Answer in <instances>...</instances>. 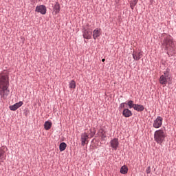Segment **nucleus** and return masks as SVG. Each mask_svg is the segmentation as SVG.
I'll return each mask as SVG.
<instances>
[{
    "mask_svg": "<svg viewBox=\"0 0 176 176\" xmlns=\"http://www.w3.org/2000/svg\"><path fill=\"white\" fill-rule=\"evenodd\" d=\"M9 79L4 74H0V96L1 98H6L9 96Z\"/></svg>",
    "mask_w": 176,
    "mask_h": 176,
    "instance_id": "obj_1",
    "label": "nucleus"
},
{
    "mask_svg": "<svg viewBox=\"0 0 176 176\" xmlns=\"http://www.w3.org/2000/svg\"><path fill=\"white\" fill-rule=\"evenodd\" d=\"M96 134V132L93 131L92 129H89V131H85L84 133L81 134V145L85 146L86 144H89V139L93 138Z\"/></svg>",
    "mask_w": 176,
    "mask_h": 176,
    "instance_id": "obj_2",
    "label": "nucleus"
},
{
    "mask_svg": "<svg viewBox=\"0 0 176 176\" xmlns=\"http://www.w3.org/2000/svg\"><path fill=\"white\" fill-rule=\"evenodd\" d=\"M166 132L163 131L162 129L157 130L154 133V140L157 142V144H159L160 145H162L163 144V142L164 140H166Z\"/></svg>",
    "mask_w": 176,
    "mask_h": 176,
    "instance_id": "obj_3",
    "label": "nucleus"
},
{
    "mask_svg": "<svg viewBox=\"0 0 176 176\" xmlns=\"http://www.w3.org/2000/svg\"><path fill=\"white\" fill-rule=\"evenodd\" d=\"M160 83L163 86H166L167 83L171 85V77H170V74L168 70L164 72V74L160 76Z\"/></svg>",
    "mask_w": 176,
    "mask_h": 176,
    "instance_id": "obj_4",
    "label": "nucleus"
},
{
    "mask_svg": "<svg viewBox=\"0 0 176 176\" xmlns=\"http://www.w3.org/2000/svg\"><path fill=\"white\" fill-rule=\"evenodd\" d=\"M162 46L165 47L166 50H171V48L174 47V42L173 41V37L170 36H167L166 38L164 39Z\"/></svg>",
    "mask_w": 176,
    "mask_h": 176,
    "instance_id": "obj_5",
    "label": "nucleus"
},
{
    "mask_svg": "<svg viewBox=\"0 0 176 176\" xmlns=\"http://www.w3.org/2000/svg\"><path fill=\"white\" fill-rule=\"evenodd\" d=\"M163 124V118L158 116L153 122V127L154 129H160Z\"/></svg>",
    "mask_w": 176,
    "mask_h": 176,
    "instance_id": "obj_6",
    "label": "nucleus"
},
{
    "mask_svg": "<svg viewBox=\"0 0 176 176\" xmlns=\"http://www.w3.org/2000/svg\"><path fill=\"white\" fill-rule=\"evenodd\" d=\"M110 144L111 148L116 151V149H118V147L119 146V140L118 138L113 139L112 140H111Z\"/></svg>",
    "mask_w": 176,
    "mask_h": 176,
    "instance_id": "obj_7",
    "label": "nucleus"
},
{
    "mask_svg": "<svg viewBox=\"0 0 176 176\" xmlns=\"http://www.w3.org/2000/svg\"><path fill=\"white\" fill-rule=\"evenodd\" d=\"M36 12L41 13V14H46V7L43 5L36 7Z\"/></svg>",
    "mask_w": 176,
    "mask_h": 176,
    "instance_id": "obj_8",
    "label": "nucleus"
},
{
    "mask_svg": "<svg viewBox=\"0 0 176 176\" xmlns=\"http://www.w3.org/2000/svg\"><path fill=\"white\" fill-rule=\"evenodd\" d=\"M132 56H133V58L135 61H138L139 60H141V57H142V53L133 51V54H132Z\"/></svg>",
    "mask_w": 176,
    "mask_h": 176,
    "instance_id": "obj_9",
    "label": "nucleus"
},
{
    "mask_svg": "<svg viewBox=\"0 0 176 176\" xmlns=\"http://www.w3.org/2000/svg\"><path fill=\"white\" fill-rule=\"evenodd\" d=\"M101 35V29H95L93 32V34H92V36H93V38L94 39H97V38H98L99 36H100Z\"/></svg>",
    "mask_w": 176,
    "mask_h": 176,
    "instance_id": "obj_10",
    "label": "nucleus"
},
{
    "mask_svg": "<svg viewBox=\"0 0 176 176\" xmlns=\"http://www.w3.org/2000/svg\"><path fill=\"white\" fill-rule=\"evenodd\" d=\"M21 105H23V102L15 103L14 104L10 106V111H17Z\"/></svg>",
    "mask_w": 176,
    "mask_h": 176,
    "instance_id": "obj_11",
    "label": "nucleus"
},
{
    "mask_svg": "<svg viewBox=\"0 0 176 176\" xmlns=\"http://www.w3.org/2000/svg\"><path fill=\"white\" fill-rule=\"evenodd\" d=\"M91 35H93V32L90 30H85L83 33V36L85 39H91Z\"/></svg>",
    "mask_w": 176,
    "mask_h": 176,
    "instance_id": "obj_12",
    "label": "nucleus"
},
{
    "mask_svg": "<svg viewBox=\"0 0 176 176\" xmlns=\"http://www.w3.org/2000/svg\"><path fill=\"white\" fill-rule=\"evenodd\" d=\"M133 109L138 112H142L145 109V107L142 104H135Z\"/></svg>",
    "mask_w": 176,
    "mask_h": 176,
    "instance_id": "obj_13",
    "label": "nucleus"
},
{
    "mask_svg": "<svg viewBox=\"0 0 176 176\" xmlns=\"http://www.w3.org/2000/svg\"><path fill=\"white\" fill-rule=\"evenodd\" d=\"M123 116L124 118H130L133 115V113H131V111H130L129 109H124L122 112Z\"/></svg>",
    "mask_w": 176,
    "mask_h": 176,
    "instance_id": "obj_14",
    "label": "nucleus"
},
{
    "mask_svg": "<svg viewBox=\"0 0 176 176\" xmlns=\"http://www.w3.org/2000/svg\"><path fill=\"white\" fill-rule=\"evenodd\" d=\"M52 123L50 121H46L44 124L45 130H50L52 129Z\"/></svg>",
    "mask_w": 176,
    "mask_h": 176,
    "instance_id": "obj_15",
    "label": "nucleus"
},
{
    "mask_svg": "<svg viewBox=\"0 0 176 176\" xmlns=\"http://www.w3.org/2000/svg\"><path fill=\"white\" fill-rule=\"evenodd\" d=\"M120 172L121 174H127L129 172V168H127V166L124 165L121 167Z\"/></svg>",
    "mask_w": 176,
    "mask_h": 176,
    "instance_id": "obj_16",
    "label": "nucleus"
},
{
    "mask_svg": "<svg viewBox=\"0 0 176 176\" xmlns=\"http://www.w3.org/2000/svg\"><path fill=\"white\" fill-rule=\"evenodd\" d=\"M67 148V144L65 142H62L59 145V151L60 152H63V151H65Z\"/></svg>",
    "mask_w": 176,
    "mask_h": 176,
    "instance_id": "obj_17",
    "label": "nucleus"
},
{
    "mask_svg": "<svg viewBox=\"0 0 176 176\" xmlns=\"http://www.w3.org/2000/svg\"><path fill=\"white\" fill-rule=\"evenodd\" d=\"M69 87L70 89H76V82H75V80H72L69 82Z\"/></svg>",
    "mask_w": 176,
    "mask_h": 176,
    "instance_id": "obj_18",
    "label": "nucleus"
},
{
    "mask_svg": "<svg viewBox=\"0 0 176 176\" xmlns=\"http://www.w3.org/2000/svg\"><path fill=\"white\" fill-rule=\"evenodd\" d=\"M126 105H128L129 109H131V108H134L135 104H134V102L133 100H129L127 102Z\"/></svg>",
    "mask_w": 176,
    "mask_h": 176,
    "instance_id": "obj_19",
    "label": "nucleus"
},
{
    "mask_svg": "<svg viewBox=\"0 0 176 176\" xmlns=\"http://www.w3.org/2000/svg\"><path fill=\"white\" fill-rule=\"evenodd\" d=\"M54 10L56 12V13H59L60 12V4L56 3L54 7Z\"/></svg>",
    "mask_w": 176,
    "mask_h": 176,
    "instance_id": "obj_20",
    "label": "nucleus"
},
{
    "mask_svg": "<svg viewBox=\"0 0 176 176\" xmlns=\"http://www.w3.org/2000/svg\"><path fill=\"white\" fill-rule=\"evenodd\" d=\"M137 3H138V0H133L132 1H131V9H134V7L135 6V5H137Z\"/></svg>",
    "mask_w": 176,
    "mask_h": 176,
    "instance_id": "obj_21",
    "label": "nucleus"
},
{
    "mask_svg": "<svg viewBox=\"0 0 176 176\" xmlns=\"http://www.w3.org/2000/svg\"><path fill=\"white\" fill-rule=\"evenodd\" d=\"M3 151L0 148V160H2V156H3Z\"/></svg>",
    "mask_w": 176,
    "mask_h": 176,
    "instance_id": "obj_22",
    "label": "nucleus"
},
{
    "mask_svg": "<svg viewBox=\"0 0 176 176\" xmlns=\"http://www.w3.org/2000/svg\"><path fill=\"white\" fill-rule=\"evenodd\" d=\"M146 174H151V166H148L146 170Z\"/></svg>",
    "mask_w": 176,
    "mask_h": 176,
    "instance_id": "obj_23",
    "label": "nucleus"
},
{
    "mask_svg": "<svg viewBox=\"0 0 176 176\" xmlns=\"http://www.w3.org/2000/svg\"><path fill=\"white\" fill-rule=\"evenodd\" d=\"M102 140H105V138H107V135L104 133H102L100 135Z\"/></svg>",
    "mask_w": 176,
    "mask_h": 176,
    "instance_id": "obj_24",
    "label": "nucleus"
},
{
    "mask_svg": "<svg viewBox=\"0 0 176 176\" xmlns=\"http://www.w3.org/2000/svg\"><path fill=\"white\" fill-rule=\"evenodd\" d=\"M127 103L126 102H123V103H121L120 105V108H121V109H123V108H124V104Z\"/></svg>",
    "mask_w": 176,
    "mask_h": 176,
    "instance_id": "obj_25",
    "label": "nucleus"
},
{
    "mask_svg": "<svg viewBox=\"0 0 176 176\" xmlns=\"http://www.w3.org/2000/svg\"><path fill=\"white\" fill-rule=\"evenodd\" d=\"M104 133H105V131L103 129H100L99 131V134H100V135H101V134H104Z\"/></svg>",
    "mask_w": 176,
    "mask_h": 176,
    "instance_id": "obj_26",
    "label": "nucleus"
},
{
    "mask_svg": "<svg viewBox=\"0 0 176 176\" xmlns=\"http://www.w3.org/2000/svg\"><path fill=\"white\" fill-rule=\"evenodd\" d=\"M102 63H104V61H105V59H102Z\"/></svg>",
    "mask_w": 176,
    "mask_h": 176,
    "instance_id": "obj_27",
    "label": "nucleus"
},
{
    "mask_svg": "<svg viewBox=\"0 0 176 176\" xmlns=\"http://www.w3.org/2000/svg\"><path fill=\"white\" fill-rule=\"evenodd\" d=\"M0 162H2V160H0Z\"/></svg>",
    "mask_w": 176,
    "mask_h": 176,
    "instance_id": "obj_28",
    "label": "nucleus"
}]
</instances>
